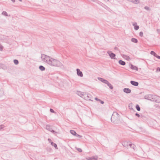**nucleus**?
Wrapping results in <instances>:
<instances>
[{
	"label": "nucleus",
	"instance_id": "1",
	"mask_svg": "<svg viewBox=\"0 0 160 160\" xmlns=\"http://www.w3.org/2000/svg\"><path fill=\"white\" fill-rule=\"evenodd\" d=\"M41 58L43 62L47 63L51 66L59 67L62 65V63L59 60L44 54H42Z\"/></svg>",
	"mask_w": 160,
	"mask_h": 160
},
{
	"label": "nucleus",
	"instance_id": "2",
	"mask_svg": "<svg viewBox=\"0 0 160 160\" xmlns=\"http://www.w3.org/2000/svg\"><path fill=\"white\" fill-rule=\"evenodd\" d=\"M144 98L145 99H147L159 103L160 102V98L154 95H146L145 96Z\"/></svg>",
	"mask_w": 160,
	"mask_h": 160
},
{
	"label": "nucleus",
	"instance_id": "3",
	"mask_svg": "<svg viewBox=\"0 0 160 160\" xmlns=\"http://www.w3.org/2000/svg\"><path fill=\"white\" fill-rule=\"evenodd\" d=\"M111 120L114 123H118L120 120V115L117 112H114L111 117Z\"/></svg>",
	"mask_w": 160,
	"mask_h": 160
},
{
	"label": "nucleus",
	"instance_id": "4",
	"mask_svg": "<svg viewBox=\"0 0 160 160\" xmlns=\"http://www.w3.org/2000/svg\"><path fill=\"white\" fill-rule=\"evenodd\" d=\"M46 129L51 132L52 133H54L55 134V133H57V132H55L54 130L52 129L51 126L50 125H46Z\"/></svg>",
	"mask_w": 160,
	"mask_h": 160
},
{
	"label": "nucleus",
	"instance_id": "5",
	"mask_svg": "<svg viewBox=\"0 0 160 160\" xmlns=\"http://www.w3.org/2000/svg\"><path fill=\"white\" fill-rule=\"evenodd\" d=\"M107 53L109 55L111 58L116 59V58H115V57L116 56V55L113 53L111 51H108L107 52Z\"/></svg>",
	"mask_w": 160,
	"mask_h": 160
},
{
	"label": "nucleus",
	"instance_id": "6",
	"mask_svg": "<svg viewBox=\"0 0 160 160\" xmlns=\"http://www.w3.org/2000/svg\"><path fill=\"white\" fill-rule=\"evenodd\" d=\"M130 144L129 142L125 141L122 142V145L124 147L128 148V147L129 146V144Z\"/></svg>",
	"mask_w": 160,
	"mask_h": 160
},
{
	"label": "nucleus",
	"instance_id": "7",
	"mask_svg": "<svg viewBox=\"0 0 160 160\" xmlns=\"http://www.w3.org/2000/svg\"><path fill=\"white\" fill-rule=\"evenodd\" d=\"M87 160H97L98 159V157L97 156L95 157H88L86 158Z\"/></svg>",
	"mask_w": 160,
	"mask_h": 160
},
{
	"label": "nucleus",
	"instance_id": "8",
	"mask_svg": "<svg viewBox=\"0 0 160 160\" xmlns=\"http://www.w3.org/2000/svg\"><path fill=\"white\" fill-rule=\"evenodd\" d=\"M77 74L78 76H80V77L83 76V73L78 68L77 69Z\"/></svg>",
	"mask_w": 160,
	"mask_h": 160
},
{
	"label": "nucleus",
	"instance_id": "9",
	"mask_svg": "<svg viewBox=\"0 0 160 160\" xmlns=\"http://www.w3.org/2000/svg\"><path fill=\"white\" fill-rule=\"evenodd\" d=\"M130 83L132 85L135 86H138L139 84L138 82L133 81H130Z\"/></svg>",
	"mask_w": 160,
	"mask_h": 160
},
{
	"label": "nucleus",
	"instance_id": "10",
	"mask_svg": "<svg viewBox=\"0 0 160 160\" xmlns=\"http://www.w3.org/2000/svg\"><path fill=\"white\" fill-rule=\"evenodd\" d=\"M123 91L124 92L127 93H129L131 92V90L128 88H124Z\"/></svg>",
	"mask_w": 160,
	"mask_h": 160
},
{
	"label": "nucleus",
	"instance_id": "11",
	"mask_svg": "<svg viewBox=\"0 0 160 160\" xmlns=\"http://www.w3.org/2000/svg\"><path fill=\"white\" fill-rule=\"evenodd\" d=\"M91 95L89 93L86 94V96H84V98L86 99L91 100L90 99V97Z\"/></svg>",
	"mask_w": 160,
	"mask_h": 160
},
{
	"label": "nucleus",
	"instance_id": "12",
	"mask_svg": "<svg viewBox=\"0 0 160 160\" xmlns=\"http://www.w3.org/2000/svg\"><path fill=\"white\" fill-rule=\"evenodd\" d=\"M77 94L78 96L81 97H82V96H86V93L83 92H80L78 91L77 92Z\"/></svg>",
	"mask_w": 160,
	"mask_h": 160
},
{
	"label": "nucleus",
	"instance_id": "13",
	"mask_svg": "<svg viewBox=\"0 0 160 160\" xmlns=\"http://www.w3.org/2000/svg\"><path fill=\"white\" fill-rule=\"evenodd\" d=\"M118 63L120 64L123 66L125 65L126 64L125 62L122 60H119Z\"/></svg>",
	"mask_w": 160,
	"mask_h": 160
},
{
	"label": "nucleus",
	"instance_id": "14",
	"mask_svg": "<svg viewBox=\"0 0 160 160\" xmlns=\"http://www.w3.org/2000/svg\"><path fill=\"white\" fill-rule=\"evenodd\" d=\"M129 146H130V148H132L134 150H135V148H136V146L134 144L130 143V144H129Z\"/></svg>",
	"mask_w": 160,
	"mask_h": 160
},
{
	"label": "nucleus",
	"instance_id": "15",
	"mask_svg": "<svg viewBox=\"0 0 160 160\" xmlns=\"http://www.w3.org/2000/svg\"><path fill=\"white\" fill-rule=\"evenodd\" d=\"M131 2H133V3L137 4L139 3V0H130Z\"/></svg>",
	"mask_w": 160,
	"mask_h": 160
},
{
	"label": "nucleus",
	"instance_id": "16",
	"mask_svg": "<svg viewBox=\"0 0 160 160\" xmlns=\"http://www.w3.org/2000/svg\"><path fill=\"white\" fill-rule=\"evenodd\" d=\"M122 56L123 58H124L127 60H129L130 59L129 57L127 55H125L124 54H123L122 55Z\"/></svg>",
	"mask_w": 160,
	"mask_h": 160
},
{
	"label": "nucleus",
	"instance_id": "17",
	"mask_svg": "<svg viewBox=\"0 0 160 160\" xmlns=\"http://www.w3.org/2000/svg\"><path fill=\"white\" fill-rule=\"evenodd\" d=\"M131 68L133 70H138V68L135 66H134L132 65H131Z\"/></svg>",
	"mask_w": 160,
	"mask_h": 160
},
{
	"label": "nucleus",
	"instance_id": "18",
	"mask_svg": "<svg viewBox=\"0 0 160 160\" xmlns=\"http://www.w3.org/2000/svg\"><path fill=\"white\" fill-rule=\"evenodd\" d=\"M39 69L42 71H44L45 69V68L42 65L39 66Z\"/></svg>",
	"mask_w": 160,
	"mask_h": 160
},
{
	"label": "nucleus",
	"instance_id": "19",
	"mask_svg": "<svg viewBox=\"0 0 160 160\" xmlns=\"http://www.w3.org/2000/svg\"><path fill=\"white\" fill-rule=\"evenodd\" d=\"M51 144L52 146H53L56 149H58L56 143L53 142H51Z\"/></svg>",
	"mask_w": 160,
	"mask_h": 160
},
{
	"label": "nucleus",
	"instance_id": "20",
	"mask_svg": "<svg viewBox=\"0 0 160 160\" xmlns=\"http://www.w3.org/2000/svg\"><path fill=\"white\" fill-rule=\"evenodd\" d=\"M131 40L132 42L134 43H137L138 42L137 39L134 38H132Z\"/></svg>",
	"mask_w": 160,
	"mask_h": 160
},
{
	"label": "nucleus",
	"instance_id": "21",
	"mask_svg": "<svg viewBox=\"0 0 160 160\" xmlns=\"http://www.w3.org/2000/svg\"><path fill=\"white\" fill-rule=\"evenodd\" d=\"M98 80L100 81L101 82H103V83L104 82L105 80H106L105 79H104L103 78H98Z\"/></svg>",
	"mask_w": 160,
	"mask_h": 160
},
{
	"label": "nucleus",
	"instance_id": "22",
	"mask_svg": "<svg viewBox=\"0 0 160 160\" xmlns=\"http://www.w3.org/2000/svg\"><path fill=\"white\" fill-rule=\"evenodd\" d=\"M70 132L71 134H72V135L74 136L75 135L76 133V132L74 130H70Z\"/></svg>",
	"mask_w": 160,
	"mask_h": 160
},
{
	"label": "nucleus",
	"instance_id": "23",
	"mask_svg": "<svg viewBox=\"0 0 160 160\" xmlns=\"http://www.w3.org/2000/svg\"><path fill=\"white\" fill-rule=\"evenodd\" d=\"M4 95V92L2 89H0V97H2Z\"/></svg>",
	"mask_w": 160,
	"mask_h": 160
},
{
	"label": "nucleus",
	"instance_id": "24",
	"mask_svg": "<svg viewBox=\"0 0 160 160\" xmlns=\"http://www.w3.org/2000/svg\"><path fill=\"white\" fill-rule=\"evenodd\" d=\"M107 85L109 87V88H110L111 89H113V86L109 82H108V84H107Z\"/></svg>",
	"mask_w": 160,
	"mask_h": 160
},
{
	"label": "nucleus",
	"instance_id": "25",
	"mask_svg": "<svg viewBox=\"0 0 160 160\" xmlns=\"http://www.w3.org/2000/svg\"><path fill=\"white\" fill-rule=\"evenodd\" d=\"M136 108L138 111H140V108L139 105L138 104L136 105Z\"/></svg>",
	"mask_w": 160,
	"mask_h": 160
},
{
	"label": "nucleus",
	"instance_id": "26",
	"mask_svg": "<svg viewBox=\"0 0 160 160\" xmlns=\"http://www.w3.org/2000/svg\"><path fill=\"white\" fill-rule=\"evenodd\" d=\"M2 14L6 16H8V14L7 13L6 11H3L2 12Z\"/></svg>",
	"mask_w": 160,
	"mask_h": 160
},
{
	"label": "nucleus",
	"instance_id": "27",
	"mask_svg": "<svg viewBox=\"0 0 160 160\" xmlns=\"http://www.w3.org/2000/svg\"><path fill=\"white\" fill-rule=\"evenodd\" d=\"M14 62V64L16 65H17L18 64V60L17 59H14L13 60Z\"/></svg>",
	"mask_w": 160,
	"mask_h": 160
},
{
	"label": "nucleus",
	"instance_id": "28",
	"mask_svg": "<svg viewBox=\"0 0 160 160\" xmlns=\"http://www.w3.org/2000/svg\"><path fill=\"white\" fill-rule=\"evenodd\" d=\"M75 136L76 137H77V138H81L82 137V136L80 135H79L77 133H76Z\"/></svg>",
	"mask_w": 160,
	"mask_h": 160
},
{
	"label": "nucleus",
	"instance_id": "29",
	"mask_svg": "<svg viewBox=\"0 0 160 160\" xmlns=\"http://www.w3.org/2000/svg\"><path fill=\"white\" fill-rule=\"evenodd\" d=\"M150 54L151 55H153L154 56H155L156 54L153 51H151L150 52Z\"/></svg>",
	"mask_w": 160,
	"mask_h": 160
},
{
	"label": "nucleus",
	"instance_id": "30",
	"mask_svg": "<svg viewBox=\"0 0 160 160\" xmlns=\"http://www.w3.org/2000/svg\"><path fill=\"white\" fill-rule=\"evenodd\" d=\"M139 27L138 26L136 25L134 26V29L135 30H137L138 29Z\"/></svg>",
	"mask_w": 160,
	"mask_h": 160
},
{
	"label": "nucleus",
	"instance_id": "31",
	"mask_svg": "<svg viewBox=\"0 0 160 160\" xmlns=\"http://www.w3.org/2000/svg\"><path fill=\"white\" fill-rule=\"evenodd\" d=\"M75 148L79 152H82V150L81 148H77V147H76Z\"/></svg>",
	"mask_w": 160,
	"mask_h": 160
},
{
	"label": "nucleus",
	"instance_id": "32",
	"mask_svg": "<svg viewBox=\"0 0 160 160\" xmlns=\"http://www.w3.org/2000/svg\"><path fill=\"white\" fill-rule=\"evenodd\" d=\"M144 9L147 10H148V11H149L150 10L148 6H145L144 7Z\"/></svg>",
	"mask_w": 160,
	"mask_h": 160
},
{
	"label": "nucleus",
	"instance_id": "33",
	"mask_svg": "<svg viewBox=\"0 0 160 160\" xmlns=\"http://www.w3.org/2000/svg\"><path fill=\"white\" fill-rule=\"evenodd\" d=\"M139 35L140 37H142L143 36V32H139Z\"/></svg>",
	"mask_w": 160,
	"mask_h": 160
},
{
	"label": "nucleus",
	"instance_id": "34",
	"mask_svg": "<svg viewBox=\"0 0 160 160\" xmlns=\"http://www.w3.org/2000/svg\"><path fill=\"white\" fill-rule=\"evenodd\" d=\"M50 111L51 112H52V113H54L55 112L54 111V110L52 108H50Z\"/></svg>",
	"mask_w": 160,
	"mask_h": 160
},
{
	"label": "nucleus",
	"instance_id": "35",
	"mask_svg": "<svg viewBox=\"0 0 160 160\" xmlns=\"http://www.w3.org/2000/svg\"><path fill=\"white\" fill-rule=\"evenodd\" d=\"M109 82L107 80H106L105 81H104V83H105L106 84H107V85L108 83V82Z\"/></svg>",
	"mask_w": 160,
	"mask_h": 160
},
{
	"label": "nucleus",
	"instance_id": "36",
	"mask_svg": "<svg viewBox=\"0 0 160 160\" xmlns=\"http://www.w3.org/2000/svg\"><path fill=\"white\" fill-rule=\"evenodd\" d=\"M155 57H156L158 59H160V56L157 55V54H156V55H155Z\"/></svg>",
	"mask_w": 160,
	"mask_h": 160
},
{
	"label": "nucleus",
	"instance_id": "37",
	"mask_svg": "<svg viewBox=\"0 0 160 160\" xmlns=\"http://www.w3.org/2000/svg\"><path fill=\"white\" fill-rule=\"evenodd\" d=\"M3 48V46L2 45H1L0 44V50L2 51Z\"/></svg>",
	"mask_w": 160,
	"mask_h": 160
},
{
	"label": "nucleus",
	"instance_id": "38",
	"mask_svg": "<svg viewBox=\"0 0 160 160\" xmlns=\"http://www.w3.org/2000/svg\"><path fill=\"white\" fill-rule=\"evenodd\" d=\"M135 115L138 117H140V115L138 113H136L135 114Z\"/></svg>",
	"mask_w": 160,
	"mask_h": 160
},
{
	"label": "nucleus",
	"instance_id": "39",
	"mask_svg": "<svg viewBox=\"0 0 160 160\" xmlns=\"http://www.w3.org/2000/svg\"><path fill=\"white\" fill-rule=\"evenodd\" d=\"M95 99L97 101H100V100L98 98H95Z\"/></svg>",
	"mask_w": 160,
	"mask_h": 160
},
{
	"label": "nucleus",
	"instance_id": "40",
	"mask_svg": "<svg viewBox=\"0 0 160 160\" xmlns=\"http://www.w3.org/2000/svg\"><path fill=\"white\" fill-rule=\"evenodd\" d=\"M3 125H1L0 126V129H2L3 128Z\"/></svg>",
	"mask_w": 160,
	"mask_h": 160
},
{
	"label": "nucleus",
	"instance_id": "41",
	"mask_svg": "<svg viewBox=\"0 0 160 160\" xmlns=\"http://www.w3.org/2000/svg\"><path fill=\"white\" fill-rule=\"evenodd\" d=\"M100 102V103L102 104H103L104 103V102L101 100H100V101H99Z\"/></svg>",
	"mask_w": 160,
	"mask_h": 160
},
{
	"label": "nucleus",
	"instance_id": "42",
	"mask_svg": "<svg viewBox=\"0 0 160 160\" xmlns=\"http://www.w3.org/2000/svg\"><path fill=\"white\" fill-rule=\"evenodd\" d=\"M3 65V64L0 63V68H2V66Z\"/></svg>",
	"mask_w": 160,
	"mask_h": 160
},
{
	"label": "nucleus",
	"instance_id": "43",
	"mask_svg": "<svg viewBox=\"0 0 160 160\" xmlns=\"http://www.w3.org/2000/svg\"><path fill=\"white\" fill-rule=\"evenodd\" d=\"M157 70L160 72V68L159 67L158 68H157Z\"/></svg>",
	"mask_w": 160,
	"mask_h": 160
},
{
	"label": "nucleus",
	"instance_id": "44",
	"mask_svg": "<svg viewBox=\"0 0 160 160\" xmlns=\"http://www.w3.org/2000/svg\"><path fill=\"white\" fill-rule=\"evenodd\" d=\"M48 141L49 142H50L51 141V139H50V138H48Z\"/></svg>",
	"mask_w": 160,
	"mask_h": 160
},
{
	"label": "nucleus",
	"instance_id": "45",
	"mask_svg": "<svg viewBox=\"0 0 160 160\" xmlns=\"http://www.w3.org/2000/svg\"><path fill=\"white\" fill-rule=\"evenodd\" d=\"M157 32H160V29H157Z\"/></svg>",
	"mask_w": 160,
	"mask_h": 160
},
{
	"label": "nucleus",
	"instance_id": "46",
	"mask_svg": "<svg viewBox=\"0 0 160 160\" xmlns=\"http://www.w3.org/2000/svg\"><path fill=\"white\" fill-rule=\"evenodd\" d=\"M11 0L12 1V2H15V0Z\"/></svg>",
	"mask_w": 160,
	"mask_h": 160
},
{
	"label": "nucleus",
	"instance_id": "47",
	"mask_svg": "<svg viewBox=\"0 0 160 160\" xmlns=\"http://www.w3.org/2000/svg\"><path fill=\"white\" fill-rule=\"evenodd\" d=\"M116 48H117V47H115V49H116Z\"/></svg>",
	"mask_w": 160,
	"mask_h": 160
},
{
	"label": "nucleus",
	"instance_id": "48",
	"mask_svg": "<svg viewBox=\"0 0 160 160\" xmlns=\"http://www.w3.org/2000/svg\"><path fill=\"white\" fill-rule=\"evenodd\" d=\"M19 1L21 2L22 1V0H19Z\"/></svg>",
	"mask_w": 160,
	"mask_h": 160
}]
</instances>
